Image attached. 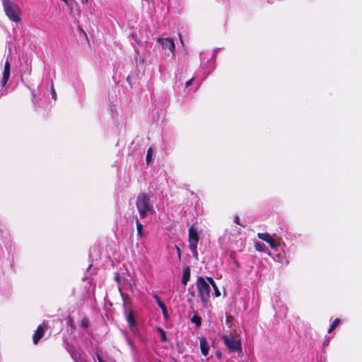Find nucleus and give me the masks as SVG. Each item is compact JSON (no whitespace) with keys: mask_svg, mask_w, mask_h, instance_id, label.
<instances>
[{"mask_svg":"<svg viewBox=\"0 0 362 362\" xmlns=\"http://www.w3.org/2000/svg\"><path fill=\"white\" fill-rule=\"evenodd\" d=\"M267 248L266 245L261 243H255V249L259 252H264Z\"/></svg>","mask_w":362,"mask_h":362,"instance_id":"obj_16","label":"nucleus"},{"mask_svg":"<svg viewBox=\"0 0 362 362\" xmlns=\"http://www.w3.org/2000/svg\"><path fill=\"white\" fill-rule=\"evenodd\" d=\"M339 323H340V319H339V318L335 319V320L332 322V325H331V326H330V327H329V330H328V332H329V333H330V332H331L334 329H335V327H336L337 326H338V325H339Z\"/></svg>","mask_w":362,"mask_h":362,"instance_id":"obj_18","label":"nucleus"},{"mask_svg":"<svg viewBox=\"0 0 362 362\" xmlns=\"http://www.w3.org/2000/svg\"><path fill=\"white\" fill-rule=\"evenodd\" d=\"M136 224L137 235L141 238L143 236V233H142L143 225L140 223V221H139L138 218H136Z\"/></svg>","mask_w":362,"mask_h":362,"instance_id":"obj_14","label":"nucleus"},{"mask_svg":"<svg viewBox=\"0 0 362 362\" xmlns=\"http://www.w3.org/2000/svg\"><path fill=\"white\" fill-rule=\"evenodd\" d=\"M157 41L162 45L163 49L170 50L175 56V45L172 38L158 37Z\"/></svg>","mask_w":362,"mask_h":362,"instance_id":"obj_5","label":"nucleus"},{"mask_svg":"<svg viewBox=\"0 0 362 362\" xmlns=\"http://www.w3.org/2000/svg\"><path fill=\"white\" fill-rule=\"evenodd\" d=\"M189 248L192 253L193 257L195 259L198 260L199 257H198L197 246H196V245L189 246Z\"/></svg>","mask_w":362,"mask_h":362,"instance_id":"obj_15","label":"nucleus"},{"mask_svg":"<svg viewBox=\"0 0 362 362\" xmlns=\"http://www.w3.org/2000/svg\"><path fill=\"white\" fill-rule=\"evenodd\" d=\"M212 287H213V288L214 289V294H215V296H216V297H218V296H221V293H220V291H219V290H218V287H217L216 284H215V286H212Z\"/></svg>","mask_w":362,"mask_h":362,"instance_id":"obj_24","label":"nucleus"},{"mask_svg":"<svg viewBox=\"0 0 362 362\" xmlns=\"http://www.w3.org/2000/svg\"><path fill=\"white\" fill-rule=\"evenodd\" d=\"M160 337H161V340L163 341H168V338H167V336H166L165 332L161 334Z\"/></svg>","mask_w":362,"mask_h":362,"instance_id":"obj_31","label":"nucleus"},{"mask_svg":"<svg viewBox=\"0 0 362 362\" xmlns=\"http://www.w3.org/2000/svg\"><path fill=\"white\" fill-rule=\"evenodd\" d=\"M80 362H85V361L83 358H80Z\"/></svg>","mask_w":362,"mask_h":362,"instance_id":"obj_39","label":"nucleus"},{"mask_svg":"<svg viewBox=\"0 0 362 362\" xmlns=\"http://www.w3.org/2000/svg\"><path fill=\"white\" fill-rule=\"evenodd\" d=\"M230 258L233 259V263L235 264V265L237 267H240V263L238 262V261L233 256V253L230 254Z\"/></svg>","mask_w":362,"mask_h":362,"instance_id":"obj_28","label":"nucleus"},{"mask_svg":"<svg viewBox=\"0 0 362 362\" xmlns=\"http://www.w3.org/2000/svg\"><path fill=\"white\" fill-rule=\"evenodd\" d=\"M32 96H33V98H32L33 103H34L35 106H36L37 95H36L35 90H32Z\"/></svg>","mask_w":362,"mask_h":362,"instance_id":"obj_25","label":"nucleus"},{"mask_svg":"<svg viewBox=\"0 0 362 362\" xmlns=\"http://www.w3.org/2000/svg\"><path fill=\"white\" fill-rule=\"evenodd\" d=\"M192 82H193V78H191V79L188 80V81L185 83V87H186V88H187V87H189V86H191V85H192Z\"/></svg>","mask_w":362,"mask_h":362,"instance_id":"obj_32","label":"nucleus"},{"mask_svg":"<svg viewBox=\"0 0 362 362\" xmlns=\"http://www.w3.org/2000/svg\"><path fill=\"white\" fill-rule=\"evenodd\" d=\"M234 222L238 225H241L240 223V218L238 216L234 217Z\"/></svg>","mask_w":362,"mask_h":362,"instance_id":"obj_33","label":"nucleus"},{"mask_svg":"<svg viewBox=\"0 0 362 362\" xmlns=\"http://www.w3.org/2000/svg\"><path fill=\"white\" fill-rule=\"evenodd\" d=\"M257 236H258V238L259 239H261V240L267 242V243H269L272 249L276 250V248L279 246H280V243L273 240L271 238L270 235L268 234V233H259Z\"/></svg>","mask_w":362,"mask_h":362,"instance_id":"obj_7","label":"nucleus"},{"mask_svg":"<svg viewBox=\"0 0 362 362\" xmlns=\"http://www.w3.org/2000/svg\"><path fill=\"white\" fill-rule=\"evenodd\" d=\"M152 158V149L150 148L147 151L146 156V161L148 165H149L151 160Z\"/></svg>","mask_w":362,"mask_h":362,"instance_id":"obj_19","label":"nucleus"},{"mask_svg":"<svg viewBox=\"0 0 362 362\" xmlns=\"http://www.w3.org/2000/svg\"><path fill=\"white\" fill-rule=\"evenodd\" d=\"M157 330L160 333L162 334L163 332H164L165 331L163 330V329H162L161 327H157Z\"/></svg>","mask_w":362,"mask_h":362,"instance_id":"obj_35","label":"nucleus"},{"mask_svg":"<svg viewBox=\"0 0 362 362\" xmlns=\"http://www.w3.org/2000/svg\"><path fill=\"white\" fill-rule=\"evenodd\" d=\"M209 345L206 337L200 338V349L202 354L206 356L209 351Z\"/></svg>","mask_w":362,"mask_h":362,"instance_id":"obj_10","label":"nucleus"},{"mask_svg":"<svg viewBox=\"0 0 362 362\" xmlns=\"http://www.w3.org/2000/svg\"><path fill=\"white\" fill-rule=\"evenodd\" d=\"M47 328V326H45V324L43 325H40L36 331L35 332L34 334H33V343L35 344H37L39 341L40 340V339H42L45 334V329Z\"/></svg>","mask_w":362,"mask_h":362,"instance_id":"obj_8","label":"nucleus"},{"mask_svg":"<svg viewBox=\"0 0 362 362\" xmlns=\"http://www.w3.org/2000/svg\"><path fill=\"white\" fill-rule=\"evenodd\" d=\"M136 206L141 218H145L148 213L153 211L150 197L146 193L139 194L136 198Z\"/></svg>","mask_w":362,"mask_h":362,"instance_id":"obj_1","label":"nucleus"},{"mask_svg":"<svg viewBox=\"0 0 362 362\" xmlns=\"http://www.w3.org/2000/svg\"><path fill=\"white\" fill-rule=\"evenodd\" d=\"M221 339L227 348L232 352L239 351L242 349V344L240 340L236 339L232 334L223 335Z\"/></svg>","mask_w":362,"mask_h":362,"instance_id":"obj_4","label":"nucleus"},{"mask_svg":"<svg viewBox=\"0 0 362 362\" xmlns=\"http://www.w3.org/2000/svg\"><path fill=\"white\" fill-rule=\"evenodd\" d=\"M10 69H11V65H10L9 62L7 60L4 64L2 79L1 81V84L3 88L6 85V83L9 79Z\"/></svg>","mask_w":362,"mask_h":362,"instance_id":"obj_9","label":"nucleus"},{"mask_svg":"<svg viewBox=\"0 0 362 362\" xmlns=\"http://www.w3.org/2000/svg\"><path fill=\"white\" fill-rule=\"evenodd\" d=\"M83 4H87L88 0H81Z\"/></svg>","mask_w":362,"mask_h":362,"instance_id":"obj_37","label":"nucleus"},{"mask_svg":"<svg viewBox=\"0 0 362 362\" xmlns=\"http://www.w3.org/2000/svg\"><path fill=\"white\" fill-rule=\"evenodd\" d=\"M215 356L217 359L220 360L222 357V354H221V351H216V353H215Z\"/></svg>","mask_w":362,"mask_h":362,"instance_id":"obj_30","label":"nucleus"},{"mask_svg":"<svg viewBox=\"0 0 362 362\" xmlns=\"http://www.w3.org/2000/svg\"><path fill=\"white\" fill-rule=\"evenodd\" d=\"M188 241L189 246H197V244L199 241L198 230L193 225L191 226L189 228Z\"/></svg>","mask_w":362,"mask_h":362,"instance_id":"obj_6","label":"nucleus"},{"mask_svg":"<svg viewBox=\"0 0 362 362\" xmlns=\"http://www.w3.org/2000/svg\"><path fill=\"white\" fill-rule=\"evenodd\" d=\"M81 327L86 329L89 325V320L88 317H85L82 319L81 322Z\"/></svg>","mask_w":362,"mask_h":362,"instance_id":"obj_20","label":"nucleus"},{"mask_svg":"<svg viewBox=\"0 0 362 362\" xmlns=\"http://www.w3.org/2000/svg\"><path fill=\"white\" fill-rule=\"evenodd\" d=\"M71 355L74 362H80V358H82L80 356H77L75 354H71Z\"/></svg>","mask_w":362,"mask_h":362,"instance_id":"obj_26","label":"nucleus"},{"mask_svg":"<svg viewBox=\"0 0 362 362\" xmlns=\"http://www.w3.org/2000/svg\"><path fill=\"white\" fill-rule=\"evenodd\" d=\"M175 247H176V251H177V257H178L179 259H180L181 257H182L181 250H180V248L178 246H175Z\"/></svg>","mask_w":362,"mask_h":362,"instance_id":"obj_29","label":"nucleus"},{"mask_svg":"<svg viewBox=\"0 0 362 362\" xmlns=\"http://www.w3.org/2000/svg\"><path fill=\"white\" fill-rule=\"evenodd\" d=\"M188 293L191 295L192 297H195V291L193 285L189 287Z\"/></svg>","mask_w":362,"mask_h":362,"instance_id":"obj_21","label":"nucleus"},{"mask_svg":"<svg viewBox=\"0 0 362 362\" xmlns=\"http://www.w3.org/2000/svg\"><path fill=\"white\" fill-rule=\"evenodd\" d=\"M66 320H67L68 326H69L71 328H74V320H73L72 317L69 316L67 317Z\"/></svg>","mask_w":362,"mask_h":362,"instance_id":"obj_22","label":"nucleus"},{"mask_svg":"<svg viewBox=\"0 0 362 362\" xmlns=\"http://www.w3.org/2000/svg\"><path fill=\"white\" fill-rule=\"evenodd\" d=\"M97 358L98 362H105L98 354L97 355Z\"/></svg>","mask_w":362,"mask_h":362,"instance_id":"obj_36","label":"nucleus"},{"mask_svg":"<svg viewBox=\"0 0 362 362\" xmlns=\"http://www.w3.org/2000/svg\"><path fill=\"white\" fill-rule=\"evenodd\" d=\"M127 320L129 324V327L132 331L136 328V322L134 316V313L131 311L127 316Z\"/></svg>","mask_w":362,"mask_h":362,"instance_id":"obj_13","label":"nucleus"},{"mask_svg":"<svg viewBox=\"0 0 362 362\" xmlns=\"http://www.w3.org/2000/svg\"><path fill=\"white\" fill-rule=\"evenodd\" d=\"M190 279V267L185 266L182 270V284L186 286Z\"/></svg>","mask_w":362,"mask_h":362,"instance_id":"obj_12","label":"nucleus"},{"mask_svg":"<svg viewBox=\"0 0 362 362\" xmlns=\"http://www.w3.org/2000/svg\"><path fill=\"white\" fill-rule=\"evenodd\" d=\"M206 280H207V281H208L207 283L209 284H211L212 286H215L216 283L211 277H210V276L206 277Z\"/></svg>","mask_w":362,"mask_h":362,"instance_id":"obj_27","label":"nucleus"},{"mask_svg":"<svg viewBox=\"0 0 362 362\" xmlns=\"http://www.w3.org/2000/svg\"><path fill=\"white\" fill-rule=\"evenodd\" d=\"M4 11L8 18L16 23L21 21L18 6L10 0H2Z\"/></svg>","mask_w":362,"mask_h":362,"instance_id":"obj_3","label":"nucleus"},{"mask_svg":"<svg viewBox=\"0 0 362 362\" xmlns=\"http://www.w3.org/2000/svg\"><path fill=\"white\" fill-rule=\"evenodd\" d=\"M51 93H52V98L56 100H57V93H56V91L54 88V86L53 85H52L51 86Z\"/></svg>","mask_w":362,"mask_h":362,"instance_id":"obj_23","label":"nucleus"},{"mask_svg":"<svg viewBox=\"0 0 362 362\" xmlns=\"http://www.w3.org/2000/svg\"><path fill=\"white\" fill-rule=\"evenodd\" d=\"M115 280L119 284L120 282V277L118 274H116Z\"/></svg>","mask_w":362,"mask_h":362,"instance_id":"obj_34","label":"nucleus"},{"mask_svg":"<svg viewBox=\"0 0 362 362\" xmlns=\"http://www.w3.org/2000/svg\"><path fill=\"white\" fill-rule=\"evenodd\" d=\"M0 94H1V95H3V94H4L3 90H0Z\"/></svg>","mask_w":362,"mask_h":362,"instance_id":"obj_38","label":"nucleus"},{"mask_svg":"<svg viewBox=\"0 0 362 362\" xmlns=\"http://www.w3.org/2000/svg\"><path fill=\"white\" fill-rule=\"evenodd\" d=\"M199 296L203 304H206L210 298V286L203 276H198L196 281Z\"/></svg>","mask_w":362,"mask_h":362,"instance_id":"obj_2","label":"nucleus"},{"mask_svg":"<svg viewBox=\"0 0 362 362\" xmlns=\"http://www.w3.org/2000/svg\"><path fill=\"white\" fill-rule=\"evenodd\" d=\"M191 321L196 324L197 326H200L202 323V318L198 315H194L191 319Z\"/></svg>","mask_w":362,"mask_h":362,"instance_id":"obj_17","label":"nucleus"},{"mask_svg":"<svg viewBox=\"0 0 362 362\" xmlns=\"http://www.w3.org/2000/svg\"><path fill=\"white\" fill-rule=\"evenodd\" d=\"M153 298L156 300L158 306L161 309L165 318L168 317V310L165 304L161 301L160 298L157 294H153Z\"/></svg>","mask_w":362,"mask_h":362,"instance_id":"obj_11","label":"nucleus"}]
</instances>
